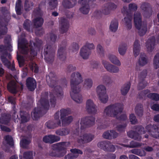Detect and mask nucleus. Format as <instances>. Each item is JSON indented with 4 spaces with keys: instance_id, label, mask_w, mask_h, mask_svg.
<instances>
[{
    "instance_id": "2eb2a0df",
    "label": "nucleus",
    "mask_w": 159,
    "mask_h": 159,
    "mask_svg": "<svg viewBox=\"0 0 159 159\" xmlns=\"http://www.w3.org/2000/svg\"><path fill=\"white\" fill-rule=\"evenodd\" d=\"M60 138L53 135H46L43 138V141L46 143H52L59 141Z\"/></svg>"
},
{
    "instance_id": "72a5a7b5",
    "label": "nucleus",
    "mask_w": 159,
    "mask_h": 159,
    "mask_svg": "<svg viewBox=\"0 0 159 159\" xmlns=\"http://www.w3.org/2000/svg\"><path fill=\"white\" fill-rule=\"evenodd\" d=\"M43 22V20L42 18H36L33 20V25L35 28L40 27L42 25Z\"/></svg>"
},
{
    "instance_id": "864d4df0",
    "label": "nucleus",
    "mask_w": 159,
    "mask_h": 159,
    "mask_svg": "<svg viewBox=\"0 0 159 159\" xmlns=\"http://www.w3.org/2000/svg\"><path fill=\"white\" fill-rule=\"evenodd\" d=\"M31 69L33 70L34 69L35 73H37L38 71V68L36 64L34 62H31L30 65Z\"/></svg>"
},
{
    "instance_id": "0eeeda50",
    "label": "nucleus",
    "mask_w": 159,
    "mask_h": 159,
    "mask_svg": "<svg viewBox=\"0 0 159 159\" xmlns=\"http://www.w3.org/2000/svg\"><path fill=\"white\" fill-rule=\"evenodd\" d=\"M134 19L135 26L138 30L139 35L141 36L144 35L147 30V25L145 23H142L141 16L139 12L134 13Z\"/></svg>"
},
{
    "instance_id": "5701e85b",
    "label": "nucleus",
    "mask_w": 159,
    "mask_h": 159,
    "mask_svg": "<svg viewBox=\"0 0 159 159\" xmlns=\"http://www.w3.org/2000/svg\"><path fill=\"white\" fill-rule=\"evenodd\" d=\"M109 60L113 64L118 66H120L121 64L120 61L115 55L111 54L108 56Z\"/></svg>"
},
{
    "instance_id": "2f4dec72",
    "label": "nucleus",
    "mask_w": 159,
    "mask_h": 159,
    "mask_svg": "<svg viewBox=\"0 0 159 159\" xmlns=\"http://www.w3.org/2000/svg\"><path fill=\"white\" fill-rule=\"evenodd\" d=\"M96 91L97 95H98L106 93V89L104 85L100 84L97 87Z\"/></svg>"
},
{
    "instance_id": "473e14b6",
    "label": "nucleus",
    "mask_w": 159,
    "mask_h": 159,
    "mask_svg": "<svg viewBox=\"0 0 159 159\" xmlns=\"http://www.w3.org/2000/svg\"><path fill=\"white\" fill-rule=\"evenodd\" d=\"M20 115V120L22 122H26L29 119L30 116L27 113L21 112Z\"/></svg>"
},
{
    "instance_id": "f3484780",
    "label": "nucleus",
    "mask_w": 159,
    "mask_h": 159,
    "mask_svg": "<svg viewBox=\"0 0 159 159\" xmlns=\"http://www.w3.org/2000/svg\"><path fill=\"white\" fill-rule=\"evenodd\" d=\"M117 136L118 134L113 130L107 131L104 132L102 135L104 138L108 139L115 138Z\"/></svg>"
},
{
    "instance_id": "412c9836",
    "label": "nucleus",
    "mask_w": 159,
    "mask_h": 159,
    "mask_svg": "<svg viewBox=\"0 0 159 159\" xmlns=\"http://www.w3.org/2000/svg\"><path fill=\"white\" fill-rule=\"evenodd\" d=\"M142 145H144V144L142 143H140L137 142L132 141L130 143L129 145H126L124 144L119 145L118 147L119 148H121L122 146L126 147H129L130 148H134L135 147H140Z\"/></svg>"
},
{
    "instance_id": "e2e57ef3",
    "label": "nucleus",
    "mask_w": 159,
    "mask_h": 159,
    "mask_svg": "<svg viewBox=\"0 0 159 159\" xmlns=\"http://www.w3.org/2000/svg\"><path fill=\"white\" fill-rule=\"evenodd\" d=\"M110 8L109 7L105 8L103 10L102 13L105 15H107L110 12Z\"/></svg>"
},
{
    "instance_id": "c9c22d12",
    "label": "nucleus",
    "mask_w": 159,
    "mask_h": 159,
    "mask_svg": "<svg viewBox=\"0 0 159 159\" xmlns=\"http://www.w3.org/2000/svg\"><path fill=\"white\" fill-rule=\"evenodd\" d=\"M65 51V49L63 48H60L58 49V56L61 60H63L66 58Z\"/></svg>"
},
{
    "instance_id": "4468645a",
    "label": "nucleus",
    "mask_w": 159,
    "mask_h": 159,
    "mask_svg": "<svg viewBox=\"0 0 159 159\" xmlns=\"http://www.w3.org/2000/svg\"><path fill=\"white\" fill-rule=\"evenodd\" d=\"M98 146L105 151H109L113 152L115 151V147L111 143L106 142H102L99 143Z\"/></svg>"
},
{
    "instance_id": "3c124183",
    "label": "nucleus",
    "mask_w": 159,
    "mask_h": 159,
    "mask_svg": "<svg viewBox=\"0 0 159 159\" xmlns=\"http://www.w3.org/2000/svg\"><path fill=\"white\" fill-rule=\"evenodd\" d=\"M83 47H85V48L90 51L95 48V46L93 43L88 42L86 43Z\"/></svg>"
},
{
    "instance_id": "aec40b11",
    "label": "nucleus",
    "mask_w": 159,
    "mask_h": 159,
    "mask_svg": "<svg viewBox=\"0 0 159 159\" xmlns=\"http://www.w3.org/2000/svg\"><path fill=\"white\" fill-rule=\"evenodd\" d=\"M91 52L88 50L85 47H83L80 51V55L84 59H87L90 54Z\"/></svg>"
},
{
    "instance_id": "6e6d98bb",
    "label": "nucleus",
    "mask_w": 159,
    "mask_h": 159,
    "mask_svg": "<svg viewBox=\"0 0 159 159\" xmlns=\"http://www.w3.org/2000/svg\"><path fill=\"white\" fill-rule=\"evenodd\" d=\"M129 9L131 11H134L137 9V6L135 4L130 3L129 6Z\"/></svg>"
},
{
    "instance_id": "49530a36",
    "label": "nucleus",
    "mask_w": 159,
    "mask_h": 159,
    "mask_svg": "<svg viewBox=\"0 0 159 159\" xmlns=\"http://www.w3.org/2000/svg\"><path fill=\"white\" fill-rule=\"evenodd\" d=\"M55 90L57 97H60L63 95V93L62 89L59 86L56 87Z\"/></svg>"
},
{
    "instance_id": "09e8293b",
    "label": "nucleus",
    "mask_w": 159,
    "mask_h": 159,
    "mask_svg": "<svg viewBox=\"0 0 159 159\" xmlns=\"http://www.w3.org/2000/svg\"><path fill=\"white\" fill-rule=\"evenodd\" d=\"M9 121V119L6 116H2L0 118V123L1 124L7 125Z\"/></svg>"
},
{
    "instance_id": "ea45409f",
    "label": "nucleus",
    "mask_w": 159,
    "mask_h": 159,
    "mask_svg": "<svg viewBox=\"0 0 159 159\" xmlns=\"http://www.w3.org/2000/svg\"><path fill=\"white\" fill-rule=\"evenodd\" d=\"M93 82L90 79H87L85 80L84 82V86L86 89H89L92 86Z\"/></svg>"
},
{
    "instance_id": "de8ad7c7",
    "label": "nucleus",
    "mask_w": 159,
    "mask_h": 159,
    "mask_svg": "<svg viewBox=\"0 0 159 159\" xmlns=\"http://www.w3.org/2000/svg\"><path fill=\"white\" fill-rule=\"evenodd\" d=\"M21 1L20 0H18L16 2V13L18 15H20L21 14Z\"/></svg>"
},
{
    "instance_id": "bf43d9fd",
    "label": "nucleus",
    "mask_w": 159,
    "mask_h": 159,
    "mask_svg": "<svg viewBox=\"0 0 159 159\" xmlns=\"http://www.w3.org/2000/svg\"><path fill=\"white\" fill-rule=\"evenodd\" d=\"M151 108L153 110L156 111H159V104H155L151 106Z\"/></svg>"
},
{
    "instance_id": "1a4fd4ad",
    "label": "nucleus",
    "mask_w": 159,
    "mask_h": 159,
    "mask_svg": "<svg viewBox=\"0 0 159 159\" xmlns=\"http://www.w3.org/2000/svg\"><path fill=\"white\" fill-rule=\"evenodd\" d=\"M6 57H8V58L11 59V56L10 54L5 52L1 55V59L2 62L4 65L7 67L9 69L12 70H14L15 69L14 65L13 63V61H11V63L8 61Z\"/></svg>"
},
{
    "instance_id": "680f3d73",
    "label": "nucleus",
    "mask_w": 159,
    "mask_h": 159,
    "mask_svg": "<svg viewBox=\"0 0 159 159\" xmlns=\"http://www.w3.org/2000/svg\"><path fill=\"white\" fill-rule=\"evenodd\" d=\"M149 5L146 3H143L141 6V8L143 10H146L148 8Z\"/></svg>"
},
{
    "instance_id": "338daca9",
    "label": "nucleus",
    "mask_w": 159,
    "mask_h": 159,
    "mask_svg": "<svg viewBox=\"0 0 159 159\" xmlns=\"http://www.w3.org/2000/svg\"><path fill=\"white\" fill-rule=\"evenodd\" d=\"M125 126V125L123 126L121 125H120L116 128V129L119 131H122L124 130Z\"/></svg>"
},
{
    "instance_id": "a18cd8bd",
    "label": "nucleus",
    "mask_w": 159,
    "mask_h": 159,
    "mask_svg": "<svg viewBox=\"0 0 159 159\" xmlns=\"http://www.w3.org/2000/svg\"><path fill=\"white\" fill-rule=\"evenodd\" d=\"M30 142V140L29 139H24L21 140L20 142V146L23 148H26L27 145Z\"/></svg>"
},
{
    "instance_id": "7c9ffc66",
    "label": "nucleus",
    "mask_w": 159,
    "mask_h": 159,
    "mask_svg": "<svg viewBox=\"0 0 159 159\" xmlns=\"http://www.w3.org/2000/svg\"><path fill=\"white\" fill-rule=\"evenodd\" d=\"M118 25V21L116 20H112L110 26V30L112 32H115L117 29Z\"/></svg>"
},
{
    "instance_id": "e433bc0d",
    "label": "nucleus",
    "mask_w": 159,
    "mask_h": 159,
    "mask_svg": "<svg viewBox=\"0 0 159 159\" xmlns=\"http://www.w3.org/2000/svg\"><path fill=\"white\" fill-rule=\"evenodd\" d=\"M4 143L5 145H7L12 146L13 145V140L12 137L11 136L7 135L4 138Z\"/></svg>"
},
{
    "instance_id": "f03ea898",
    "label": "nucleus",
    "mask_w": 159,
    "mask_h": 159,
    "mask_svg": "<svg viewBox=\"0 0 159 159\" xmlns=\"http://www.w3.org/2000/svg\"><path fill=\"white\" fill-rule=\"evenodd\" d=\"M137 130L138 131V133L133 131L129 132L127 133L128 136L129 137L138 141L140 140L141 139L139 133L141 134L146 133L144 136L145 138H148V134L151 135L154 138H157L159 137L158 127L156 125H148L145 127V129L142 126H139L137 128Z\"/></svg>"
},
{
    "instance_id": "39448f33",
    "label": "nucleus",
    "mask_w": 159,
    "mask_h": 159,
    "mask_svg": "<svg viewBox=\"0 0 159 159\" xmlns=\"http://www.w3.org/2000/svg\"><path fill=\"white\" fill-rule=\"evenodd\" d=\"M25 34L23 35L22 38L19 37L18 40V48L21 52L24 54H30L31 56L34 57L37 53L34 50V48L37 46L36 44L30 43V45L28 47L27 41L24 38Z\"/></svg>"
},
{
    "instance_id": "ddd939ff",
    "label": "nucleus",
    "mask_w": 159,
    "mask_h": 159,
    "mask_svg": "<svg viewBox=\"0 0 159 159\" xmlns=\"http://www.w3.org/2000/svg\"><path fill=\"white\" fill-rule=\"evenodd\" d=\"M86 109L89 113L95 114L97 112L96 106L94 104L93 101L90 100H88L86 103Z\"/></svg>"
},
{
    "instance_id": "a211bd4d",
    "label": "nucleus",
    "mask_w": 159,
    "mask_h": 159,
    "mask_svg": "<svg viewBox=\"0 0 159 159\" xmlns=\"http://www.w3.org/2000/svg\"><path fill=\"white\" fill-rule=\"evenodd\" d=\"M70 151L72 153L71 154H68L65 157L66 159H71L74 157H77L78 154H82V152L80 150L76 149L70 150Z\"/></svg>"
},
{
    "instance_id": "9d476101",
    "label": "nucleus",
    "mask_w": 159,
    "mask_h": 159,
    "mask_svg": "<svg viewBox=\"0 0 159 159\" xmlns=\"http://www.w3.org/2000/svg\"><path fill=\"white\" fill-rule=\"evenodd\" d=\"M102 64L106 70L111 73H117L120 71L119 67L105 60L102 61Z\"/></svg>"
},
{
    "instance_id": "4c0bfd02",
    "label": "nucleus",
    "mask_w": 159,
    "mask_h": 159,
    "mask_svg": "<svg viewBox=\"0 0 159 159\" xmlns=\"http://www.w3.org/2000/svg\"><path fill=\"white\" fill-rule=\"evenodd\" d=\"M130 88L129 83H127L124 84L121 88V92L123 95H126L128 93Z\"/></svg>"
},
{
    "instance_id": "393cba45",
    "label": "nucleus",
    "mask_w": 159,
    "mask_h": 159,
    "mask_svg": "<svg viewBox=\"0 0 159 159\" xmlns=\"http://www.w3.org/2000/svg\"><path fill=\"white\" fill-rule=\"evenodd\" d=\"M8 90L11 93H15L17 92V86L15 81H11L7 85Z\"/></svg>"
},
{
    "instance_id": "dca6fc26",
    "label": "nucleus",
    "mask_w": 159,
    "mask_h": 159,
    "mask_svg": "<svg viewBox=\"0 0 159 159\" xmlns=\"http://www.w3.org/2000/svg\"><path fill=\"white\" fill-rule=\"evenodd\" d=\"M148 60L146 58V55L143 54H141L139 59L137 62L135 69L138 70L139 66H143L148 63Z\"/></svg>"
},
{
    "instance_id": "052dcab7",
    "label": "nucleus",
    "mask_w": 159,
    "mask_h": 159,
    "mask_svg": "<svg viewBox=\"0 0 159 159\" xmlns=\"http://www.w3.org/2000/svg\"><path fill=\"white\" fill-rule=\"evenodd\" d=\"M71 47L74 50H78L79 48L78 44L76 43H73L71 45Z\"/></svg>"
},
{
    "instance_id": "f257e3e1",
    "label": "nucleus",
    "mask_w": 159,
    "mask_h": 159,
    "mask_svg": "<svg viewBox=\"0 0 159 159\" xmlns=\"http://www.w3.org/2000/svg\"><path fill=\"white\" fill-rule=\"evenodd\" d=\"M71 113V110L69 109L61 110L60 111L56 113L54 115V119L53 121H50L46 123V126L49 129H53L61 126V122L59 119L60 115L62 125L65 126L69 125L72 121L73 117L70 116H66Z\"/></svg>"
},
{
    "instance_id": "bb28decb",
    "label": "nucleus",
    "mask_w": 159,
    "mask_h": 159,
    "mask_svg": "<svg viewBox=\"0 0 159 159\" xmlns=\"http://www.w3.org/2000/svg\"><path fill=\"white\" fill-rule=\"evenodd\" d=\"M129 152L140 157L145 156L146 155V153L144 151L139 149H134L131 150Z\"/></svg>"
},
{
    "instance_id": "f704fd0d",
    "label": "nucleus",
    "mask_w": 159,
    "mask_h": 159,
    "mask_svg": "<svg viewBox=\"0 0 159 159\" xmlns=\"http://www.w3.org/2000/svg\"><path fill=\"white\" fill-rule=\"evenodd\" d=\"M99 99L103 103H106L108 101V97L107 93L98 95Z\"/></svg>"
},
{
    "instance_id": "c85d7f7f",
    "label": "nucleus",
    "mask_w": 159,
    "mask_h": 159,
    "mask_svg": "<svg viewBox=\"0 0 159 159\" xmlns=\"http://www.w3.org/2000/svg\"><path fill=\"white\" fill-rule=\"evenodd\" d=\"M60 27L61 28L60 31L61 33H63L67 31L68 29V23L67 21L64 20L63 21H60Z\"/></svg>"
},
{
    "instance_id": "b1692460",
    "label": "nucleus",
    "mask_w": 159,
    "mask_h": 159,
    "mask_svg": "<svg viewBox=\"0 0 159 159\" xmlns=\"http://www.w3.org/2000/svg\"><path fill=\"white\" fill-rule=\"evenodd\" d=\"M149 93L150 91L148 90H146L144 92L145 95H146L148 98L155 101L159 100V95L158 94Z\"/></svg>"
},
{
    "instance_id": "0e129e2a",
    "label": "nucleus",
    "mask_w": 159,
    "mask_h": 159,
    "mask_svg": "<svg viewBox=\"0 0 159 159\" xmlns=\"http://www.w3.org/2000/svg\"><path fill=\"white\" fill-rule=\"evenodd\" d=\"M1 129L2 130L6 131L8 132H10V129L9 128H7L4 126H3L1 125Z\"/></svg>"
},
{
    "instance_id": "6e6552de",
    "label": "nucleus",
    "mask_w": 159,
    "mask_h": 159,
    "mask_svg": "<svg viewBox=\"0 0 159 159\" xmlns=\"http://www.w3.org/2000/svg\"><path fill=\"white\" fill-rule=\"evenodd\" d=\"M38 107L35 108L32 114L33 118L34 120L38 119L41 116L43 111L48 109L49 105L48 101L46 99H41L38 103Z\"/></svg>"
},
{
    "instance_id": "a878e982",
    "label": "nucleus",
    "mask_w": 159,
    "mask_h": 159,
    "mask_svg": "<svg viewBox=\"0 0 159 159\" xmlns=\"http://www.w3.org/2000/svg\"><path fill=\"white\" fill-rule=\"evenodd\" d=\"M132 18L131 16H127V17L124 18L123 22L125 27L128 29H130L132 26L131 20Z\"/></svg>"
},
{
    "instance_id": "13d9d810",
    "label": "nucleus",
    "mask_w": 159,
    "mask_h": 159,
    "mask_svg": "<svg viewBox=\"0 0 159 159\" xmlns=\"http://www.w3.org/2000/svg\"><path fill=\"white\" fill-rule=\"evenodd\" d=\"M146 85V83L144 80L140 82L139 84L138 88L140 90L143 88Z\"/></svg>"
},
{
    "instance_id": "a19ab883",
    "label": "nucleus",
    "mask_w": 159,
    "mask_h": 159,
    "mask_svg": "<svg viewBox=\"0 0 159 159\" xmlns=\"http://www.w3.org/2000/svg\"><path fill=\"white\" fill-rule=\"evenodd\" d=\"M20 159H32L33 157V152H24L23 157L20 156Z\"/></svg>"
},
{
    "instance_id": "7ed1b4c3",
    "label": "nucleus",
    "mask_w": 159,
    "mask_h": 159,
    "mask_svg": "<svg viewBox=\"0 0 159 159\" xmlns=\"http://www.w3.org/2000/svg\"><path fill=\"white\" fill-rule=\"evenodd\" d=\"M82 81L80 74L78 72L73 73L71 76V91L70 95L72 98L78 103H81L83 98L80 93V88L78 84Z\"/></svg>"
},
{
    "instance_id": "603ef678",
    "label": "nucleus",
    "mask_w": 159,
    "mask_h": 159,
    "mask_svg": "<svg viewBox=\"0 0 159 159\" xmlns=\"http://www.w3.org/2000/svg\"><path fill=\"white\" fill-rule=\"evenodd\" d=\"M32 6L31 2L26 0L25 1V8L26 11L29 10L31 9Z\"/></svg>"
},
{
    "instance_id": "4be33fe9",
    "label": "nucleus",
    "mask_w": 159,
    "mask_h": 159,
    "mask_svg": "<svg viewBox=\"0 0 159 159\" xmlns=\"http://www.w3.org/2000/svg\"><path fill=\"white\" fill-rule=\"evenodd\" d=\"M7 39L6 38L5 40V43L7 42L8 46L7 47H6L3 46V45H0V51L2 52L5 50L7 48L10 51H12L11 48L12 47L11 44V38L10 36H7Z\"/></svg>"
},
{
    "instance_id": "69168bd1",
    "label": "nucleus",
    "mask_w": 159,
    "mask_h": 159,
    "mask_svg": "<svg viewBox=\"0 0 159 159\" xmlns=\"http://www.w3.org/2000/svg\"><path fill=\"white\" fill-rule=\"evenodd\" d=\"M50 102L51 104H52V106H54V105L55 103V99L54 98L53 99H52V95H50Z\"/></svg>"
},
{
    "instance_id": "8fccbe9b",
    "label": "nucleus",
    "mask_w": 159,
    "mask_h": 159,
    "mask_svg": "<svg viewBox=\"0 0 159 159\" xmlns=\"http://www.w3.org/2000/svg\"><path fill=\"white\" fill-rule=\"evenodd\" d=\"M129 120L131 124H135L137 122V120L134 114H131L129 116Z\"/></svg>"
},
{
    "instance_id": "58836bf2",
    "label": "nucleus",
    "mask_w": 159,
    "mask_h": 159,
    "mask_svg": "<svg viewBox=\"0 0 159 159\" xmlns=\"http://www.w3.org/2000/svg\"><path fill=\"white\" fill-rule=\"evenodd\" d=\"M135 111L136 114L139 116H142L143 114V110L142 106L141 104H137L135 108Z\"/></svg>"
},
{
    "instance_id": "4d7b16f0",
    "label": "nucleus",
    "mask_w": 159,
    "mask_h": 159,
    "mask_svg": "<svg viewBox=\"0 0 159 159\" xmlns=\"http://www.w3.org/2000/svg\"><path fill=\"white\" fill-rule=\"evenodd\" d=\"M30 22L29 20H26L23 26L24 28L28 30H29V27L30 26Z\"/></svg>"
},
{
    "instance_id": "774afa93",
    "label": "nucleus",
    "mask_w": 159,
    "mask_h": 159,
    "mask_svg": "<svg viewBox=\"0 0 159 159\" xmlns=\"http://www.w3.org/2000/svg\"><path fill=\"white\" fill-rule=\"evenodd\" d=\"M50 5L53 6L54 7H56L57 4V0H52V2L50 3Z\"/></svg>"
},
{
    "instance_id": "79ce46f5",
    "label": "nucleus",
    "mask_w": 159,
    "mask_h": 159,
    "mask_svg": "<svg viewBox=\"0 0 159 159\" xmlns=\"http://www.w3.org/2000/svg\"><path fill=\"white\" fill-rule=\"evenodd\" d=\"M7 31V28L6 26L0 22V38H2V35L6 33Z\"/></svg>"
},
{
    "instance_id": "f8f14e48",
    "label": "nucleus",
    "mask_w": 159,
    "mask_h": 159,
    "mask_svg": "<svg viewBox=\"0 0 159 159\" xmlns=\"http://www.w3.org/2000/svg\"><path fill=\"white\" fill-rule=\"evenodd\" d=\"M44 57L46 61L48 62L52 61L54 59L55 52L52 50L50 46H47L44 50Z\"/></svg>"
},
{
    "instance_id": "6ab92c4d",
    "label": "nucleus",
    "mask_w": 159,
    "mask_h": 159,
    "mask_svg": "<svg viewBox=\"0 0 159 159\" xmlns=\"http://www.w3.org/2000/svg\"><path fill=\"white\" fill-rule=\"evenodd\" d=\"M27 87L31 91L34 90L36 88V84L35 80L33 78H29L26 80Z\"/></svg>"
},
{
    "instance_id": "c03bdc74",
    "label": "nucleus",
    "mask_w": 159,
    "mask_h": 159,
    "mask_svg": "<svg viewBox=\"0 0 159 159\" xmlns=\"http://www.w3.org/2000/svg\"><path fill=\"white\" fill-rule=\"evenodd\" d=\"M153 66L155 69H157L159 67V53L157 54L154 57Z\"/></svg>"
},
{
    "instance_id": "5fc2aeb1",
    "label": "nucleus",
    "mask_w": 159,
    "mask_h": 159,
    "mask_svg": "<svg viewBox=\"0 0 159 159\" xmlns=\"http://www.w3.org/2000/svg\"><path fill=\"white\" fill-rule=\"evenodd\" d=\"M97 52L100 55H102L104 52L103 48L102 46L98 44L97 47Z\"/></svg>"
},
{
    "instance_id": "9b49d317",
    "label": "nucleus",
    "mask_w": 159,
    "mask_h": 159,
    "mask_svg": "<svg viewBox=\"0 0 159 159\" xmlns=\"http://www.w3.org/2000/svg\"><path fill=\"white\" fill-rule=\"evenodd\" d=\"M68 142L60 143L54 144L53 145V149L59 150L62 153L58 157H61L64 156L66 153V149L69 146Z\"/></svg>"
},
{
    "instance_id": "37998d69",
    "label": "nucleus",
    "mask_w": 159,
    "mask_h": 159,
    "mask_svg": "<svg viewBox=\"0 0 159 159\" xmlns=\"http://www.w3.org/2000/svg\"><path fill=\"white\" fill-rule=\"evenodd\" d=\"M69 130L67 129H63L62 130H58L56 131V134L58 135L63 136L69 134Z\"/></svg>"
},
{
    "instance_id": "20e7f679",
    "label": "nucleus",
    "mask_w": 159,
    "mask_h": 159,
    "mask_svg": "<svg viewBox=\"0 0 159 159\" xmlns=\"http://www.w3.org/2000/svg\"><path fill=\"white\" fill-rule=\"evenodd\" d=\"M95 118L93 117H86L81 119L80 125L82 130L84 129L93 125L95 124ZM94 136L89 134L82 133L77 138V141L80 143H86L91 141L94 138Z\"/></svg>"
},
{
    "instance_id": "c756f323",
    "label": "nucleus",
    "mask_w": 159,
    "mask_h": 159,
    "mask_svg": "<svg viewBox=\"0 0 159 159\" xmlns=\"http://www.w3.org/2000/svg\"><path fill=\"white\" fill-rule=\"evenodd\" d=\"M127 44L125 43H121L119 46L118 51L121 55H124L127 49Z\"/></svg>"
},
{
    "instance_id": "423d86ee",
    "label": "nucleus",
    "mask_w": 159,
    "mask_h": 159,
    "mask_svg": "<svg viewBox=\"0 0 159 159\" xmlns=\"http://www.w3.org/2000/svg\"><path fill=\"white\" fill-rule=\"evenodd\" d=\"M124 105L122 103H116L107 107L104 111V114L110 117L119 118L118 116L123 109Z\"/></svg>"
},
{
    "instance_id": "cd10ccee",
    "label": "nucleus",
    "mask_w": 159,
    "mask_h": 159,
    "mask_svg": "<svg viewBox=\"0 0 159 159\" xmlns=\"http://www.w3.org/2000/svg\"><path fill=\"white\" fill-rule=\"evenodd\" d=\"M140 51V45L139 42L137 40H136L134 43V54L135 57L138 55Z\"/></svg>"
}]
</instances>
